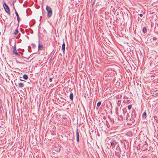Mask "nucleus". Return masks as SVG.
I'll use <instances>...</instances> for the list:
<instances>
[{"mask_svg":"<svg viewBox=\"0 0 158 158\" xmlns=\"http://www.w3.org/2000/svg\"><path fill=\"white\" fill-rule=\"evenodd\" d=\"M32 55V54L31 55H30V56H29L28 58H27V57H25L23 56V57H24V58H26V59H29V58L30 57H31V55Z\"/></svg>","mask_w":158,"mask_h":158,"instance_id":"nucleus-23","label":"nucleus"},{"mask_svg":"<svg viewBox=\"0 0 158 158\" xmlns=\"http://www.w3.org/2000/svg\"><path fill=\"white\" fill-rule=\"evenodd\" d=\"M157 40V38L156 37H154L153 38L151 39V40Z\"/></svg>","mask_w":158,"mask_h":158,"instance_id":"nucleus-22","label":"nucleus"},{"mask_svg":"<svg viewBox=\"0 0 158 158\" xmlns=\"http://www.w3.org/2000/svg\"><path fill=\"white\" fill-rule=\"evenodd\" d=\"M13 49H14L13 51H15H15H16V47L15 46L13 48Z\"/></svg>","mask_w":158,"mask_h":158,"instance_id":"nucleus-26","label":"nucleus"},{"mask_svg":"<svg viewBox=\"0 0 158 158\" xmlns=\"http://www.w3.org/2000/svg\"><path fill=\"white\" fill-rule=\"evenodd\" d=\"M3 7L4 8V9L5 10L6 12L8 14H10V9L8 6L4 2V4H3Z\"/></svg>","mask_w":158,"mask_h":158,"instance_id":"nucleus-2","label":"nucleus"},{"mask_svg":"<svg viewBox=\"0 0 158 158\" xmlns=\"http://www.w3.org/2000/svg\"><path fill=\"white\" fill-rule=\"evenodd\" d=\"M61 49L63 52H64L65 50V44L64 42H63V43L62 45Z\"/></svg>","mask_w":158,"mask_h":158,"instance_id":"nucleus-7","label":"nucleus"},{"mask_svg":"<svg viewBox=\"0 0 158 158\" xmlns=\"http://www.w3.org/2000/svg\"><path fill=\"white\" fill-rule=\"evenodd\" d=\"M150 40V41H151V42L152 43H153V40H151V39Z\"/></svg>","mask_w":158,"mask_h":158,"instance_id":"nucleus-29","label":"nucleus"},{"mask_svg":"<svg viewBox=\"0 0 158 158\" xmlns=\"http://www.w3.org/2000/svg\"><path fill=\"white\" fill-rule=\"evenodd\" d=\"M134 114H135L134 111L133 110V111H132L131 115L133 117H134ZM130 120L131 121V123H134V117H133L132 118V117L131 118H130Z\"/></svg>","mask_w":158,"mask_h":158,"instance_id":"nucleus-3","label":"nucleus"},{"mask_svg":"<svg viewBox=\"0 0 158 158\" xmlns=\"http://www.w3.org/2000/svg\"><path fill=\"white\" fill-rule=\"evenodd\" d=\"M107 53H109V54H110V53H109V52H108V51H107Z\"/></svg>","mask_w":158,"mask_h":158,"instance_id":"nucleus-33","label":"nucleus"},{"mask_svg":"<svg viewBox=\"0 0 158 158\" xmlns=\"http://www.w3.org/2000/svg\"><path fill=\"white\" fill-rule=\"evenodd\" d=\"M105 118V116H104V117H103V118Z\"/></svg>","mask_w":158,"mask_h":158,"instance_id":"nucleus-36","label":"nucleus"},{"mask_svg":"<svg viewBox=\"0 0 158 158\" xmlns=\"http://www.w3.org/2000/svg\"><path fill=\"white\" fill-rule=\"evenodd\" d=\"M15 14L17 17V20L18 22V24H19V20H20L19 17V15H18V13L16 12L15 9Z\"/></svg>","mask_w":158,"mask_h":158,"instance_id":"nucleus-5","label":"nucleus"},{"mask_svg":"<svg viewBox=\"0 0 158 158\" xmlns=\"http://www.w3.org/2000/svg\"><path fill=\"white\" fill-rule=\"evenodd\" d=\"M76 136H77V142L79 141V136L78 129H77L76 130Z\"/></svg>","mask_w":158,"mask_h":158,"instance_id":"nucleus-4","label":"nucleus"},{"mask_svg":"<svg viewBox=\"0 0 158 158\" xmlns=\"http://www.w3.org/2000/svg\"><path fill=\"white\" fill-rule=\"evenodd\" d=\"M28 48H31V47L30 46H28Z\"/></svg>","mask_w":158,"mask_h":158,"instance_id":"nucleus-30","label":"nucleus"},{"mask_svg":"<svg viewBox=\"0 0 158 158\" xmlns=\"http://www.w3.org/2000/svg\"><path fill=\"white\" fill-rule=\"evenodd\" d=\"M19 87L20 88H22L24 87V84L21 82L19 83Z\"/></svg>","mask_w":158,"mask_h":158,"instance_id":"nucleus-12","label":"nucleus"},{"mask_svg":"<svg viewBox=\"0 0 158 158\" xmlns=\"http://www.w3.org/2000/svg\"><path fill=\"white\" fill-rule=\"evenodd\" d=\"M20 35V33H19V35Z\"/></svg>","mask_w":158,"mask_h":158,"instance_id":"nucleus-35","label":"nucleus"},{"mask_svg":"<svg viewBox=\"0 0 158 158\" xmlns=\"http://www.w3.org/2000/svg\"><path fill=\"white\" fill-rule=\"evenodd\" d=\"M153 118H154V120H156V123H157L158 118H157V117L156 116H154Z\"/></svg>","mask_w":158,"mask_h":158,"instance_id":"nucleus-18","label":"nucleus"},{"mask_svg":"<svg viewBox=\"0 0 158 158\" xmlns=\"http://www.w3.org/2000/svg\"><path fill=\"white\" fill-rule=\"evenodd\" d=\"M132 107V105H130L128 106V110H130Z\"/></svg>","mask_w":158,"mask_h":158,"instance_id":"nucleus-21","label":"nucleus"},{"mask_svg":"<svg viewBox=\"0 0 158 158\" xmlns=\"http://www.w3.org/2000/svg\"><path fill=\"white\" fill-rule=\"evenodd\" d=\"M60 149H59L57 150H57V152H59L60 151Z\"/></svg>","mask_w":158,"mask_h":158,"instance_id":"nucleus-28","label":"nucleus"},{"mask_svg":"<svg viewBox=\"0 0 158 158\" xmlns=\"http://www.w3.org/2000/svg\"><path fill=\"white\" fill-rule=\"evenodd\" d=\"M46 9L47 11V17L48 18H50L52 14V11L51 7L48 6H47L46 7Z\"/></svg>","mask_w":158,"mask_h":158,"instance_id":"nucleus-1","label":"nucleus"},{"mask_svg":"<svg viewBox=\"0 0 158 158\" xmlns=\"http://www.w3.org/2000/svg\"><path fill=\"white\" fill-rule=\"evenodd\" d=\"M121 101L120 100H118V102H117V105H118L119 106L120 104H121Z\"/></svg>","mask_w":158,"mask_h":158,"instance_id":"nucleus-19","label":"nucleus"},{"mask_svg":"<svg viewBox=\"0 0 158 158\" xmlns=\"http://www.w3.org/2000/svg\"><path fill=\"white\" fill-rule=\"evenodd\" d=\"M20 80L21 81H24V80H21V79H20Z\"/></svg>","mask_w":158,"mask_h":158,"instance_id":"nucleus-31","label":"nucleus"},{"mask_svg":"<svg viewBox=\"0 0 158 158\" xmlns=\"http://www.w3.org/2000/svg\"><path fill=\"white\" fill-rule=\"evenodd\" d=\"M116 142H112L111 143V145L112 147L114 148V147L115 145H116Z\"/></svg>","mask_w":158,"mask_h":158,"instance_id":"nucleus-14","label":"nucleus"},{"mask_svg":"<svg viewBox=\"0 0 158 158\" xmlns=\"http://www.w3.org/2000/svg\"><path fill=\"white\" fill-rule=\"evenodd\" d=\"M139 15L140 17H142L143 16V15L142 14H139Z\"/></svg>","mask_w":158,"mask_h":158,"instance_id":"nucleus-27","label":"nucleus"},{"mask_svg":"<svg viewBox=\"0 0 158 158\" xmlns=\"http://www.w3.org/2000/svg\"><path fill=\"white\" fill-rule=\"evenodd\" d=\"M146 117H147L146 113L145 112H144L143 113V114L142 115L143 119H145L146 118Z\"/></svg>","mask_w":158,"mask_h":158,"instance_id":"nucleus-8","label":"nucleus"},{"mask_svg":"<svg viewBox=\"0 0 158 158\" xmlns=\"http://www.w3.org/2000/svg\"><path fill=\"white\" fill-rule=\"evenodd\" d=\"M23 78L25 80H27L28 78V76L27 74H24L23 76Z\"/></svg>","mask_w":158,"mask_h":158,"instance_id":"nucleus-11","label":"nucleus"},{"mask_svg":"<svg viewBox=\"0 0 158 158\" xmlns=\"http://www.w3.org/2000/svg\"><path fill=\"white\" fill-rule=\"evenodd\" d=\"M124 116L126 120H127L128 118L129 114L128 113L125 112L124 113Z\"/></svg>","mask_w":158,"mask_h":158,"instance_id":"nucleus-6","label":"nucleus"},{"mask_svg":"<svg viewBox=\"0 0 158 158\" xmlns=\"http://www.w3.org/2000/svg\"><path fill=\"white\" fill-rule=\"evenodd\" d=\"M49 81L50 82H51L52 81V78H49Z\"/></svg>","mask_w":158,"mask_h":158,"instance_id":"nucleus-25","label":"nucleus"},{"mask_svg":"<svg viewBox=\"0 0 158 158\" xmlns=\"http://www.w3.org/2000/svg\"><path fill=\"white\" fill-rule=\"evenodd\" d=\"M101 102H98L97 103V107H99L100 106L101 104Z\"/></svg>","mask_w":158,"mask_h":158,"instance_id":"nucleus-20","label":"nucleus"},{"mask_svg":"<svg viewBox=\"0 0 158 158\" xmlns=\"http://www.w3.org/2000/svg\"><path fill=\"white\" fill-rule=\"evenodd\" d=\"M143 31L144 33L146 32V27H144L143 28Z\"/></svg>","mask_w":158,"mask_h":158,"instance_id":"nucleus-17","label":"nucleus"},{"mask_svg":"<svg viewBox=\"0 0 158 158\" xmlns=\"http://www.w3.org/2000/svg\"><path fill=\"white\" fill-rule=\"evenodd\" d=\"M43 48V45L42 44H40L39 43L38 45V49L39 50H42Z\"/></svg>","mask_w":158,"mask_h":158,"instance_id":"nucleus-10","label":"nucleus"},{"mask_svg":"<svg viewBox=\"0 0 158 158\" xmlns=\"http://www.w3.org/2000/svg\"><path fill=\"white\" fill-rule=\"evenodd\" d=\"M123 102L124 103L129 104L131 102V101L130 100H124L123 101Z\"/></svg>","mask_w":158,"mask_h":158,"instance_id":"nucleus-15","label":"nucleus"},{"mask_svg":"<svg viewBox=\"0 0 158 158\" xmlns=\"http://www.w3.org/2000/svg\"><path fill=\"white\" fill-rule=\"evenodd\" d=\"M94 2L93 3L92 5L93 6L94 4Z\"/></svg>","mask_w":158,"mask_h":158,"instance_id":"nucleus-32","label":"nucleus"},{"mask_svg":"<svg viewBox=\"0 0 158 158\" xmlns=\"http://www.w3.org/2000/svg\"><path fill=\"white\" fill-rule=\"evenodd\" d=\"M20 35V33H19V35Z\"/></svg>","mask_w":158,"mask_h":158,"instance_id":"nucleus-34","label":"nucleus"},{"mask_svg":"<svg viewBox=\"0 0 158 158\" xmlns=\"http://www.w3.org/2000/svg\"><path fill=\"white\" fill-rule=\"evenodd\" d=\"M13 53L15 54L16 55H17L19 56H20L19 54L17 53L16 50V51H15V50L13 51Z\"/></svg>","mask_w":158,"mask_h":158,"instance_id":"nucleus-16","label":"nucleus"},{"mask_svg":"<svg viewBox=\"0 0 158 158\" xmlns=\"http://www.w3.org/2000/svg\"><path fill=\"white\" fill-rule=\"evenodd\" d=\"M31 45L32 46V47L34 48L35 47V45L34 44H31Z\"/></svg>","mask_w":158,"mask_h":158,"instance_id":"nucleus-24","label":"nucleus"},{"mask_svg":"<svg viewBox=\"0 0 158 158\" xmlns=\"http://www.w3.org/2000/svg\"><path fill=\"white\" fill-rule=\"evenodd\" d=\"M69 98L71 100L73 101V94L72 92H71L70 94V95L69 96Z\"/></svg>","mask_w":158,"mask_h":158,"instance_id":"nucleus-9","label":"nucleus"},{"mask_svg":"<svg viewBox=\"0 0 158 158\" xmlns=\"http://www.w3.org/2000/svg\"><path fill=\"white\" fill-rule=\"evenodd\" d=\"M18 32H19L18 30V28H17L15 30L14 32L13 33V34L14 35H16L18 33Z\"/></svg>","mask_w":158,"mask_h":158,"instance_id":"nucleus-13","label":"nucleus"}]
</instances>
